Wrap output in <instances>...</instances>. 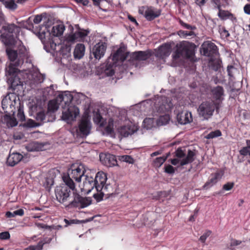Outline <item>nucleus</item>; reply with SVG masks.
Returning a JSON list of instances; mask_svg holds the SVG:
<instances>
[{"label":"nucleus","instance_id":"obj_1","mask_svg":"<svg viewBox=\"0 0 250 250\" xmlns=\"http://www.w3.org/2000/svg\"><path fill=\"white\" fill-rule=\"evenodd\" d=\"M64 184L57 186L55 192L57 200L68 208H84L90 205L91 200L88 197H83L78 193L73 181L69 178H62Z\"/></svg>","mask_w":250,"mask_h":250},{"label":"nucleus","instance_id":"obj_2","mask_svg":"<svg viewBox=\"0 0 250 250\" xmlns=\"http://www.w3.org/2000/svg\"><path fill=\"white\" fill-rule=\"evenodd\" d=\"M6 52L9 60L12 62H15L14 65L11 63L6 68V75L10 77L15 76L17 75L19 69L14 66L22 65L24 60L29 58L28 52L22 42L18 46L17 50L7 48Z\"/></svg>","mask_w":250,"mask_h":250},{"label":"nucleus","instance_id":"obj_3","mask_svg":"<svg viewBox=\"0 0 250 250\" xmlns=\"http://www.w3.org/2000/svg\"><path fill=\"white\" fill-rule=\"evenodd\" d=\"M106 180V174L102 171L98 172L95 178L86 175L82 189L86 193L90 192L94 188L97 191H100L104 189L103 184H105Z\"/></svg>","mask_w":250,"mask_h":250},{"label":"nucleus","instance_id":"obj_4","mask_svg":"<svg viewBox=\"0 0 250 250\" xmlns=\"http://www.w3.org/2000/svg\"><path fill=\"white\" fill-rule=\"evenodd\" d=\"M195 49L194 43L186 41L181 42L177 45V49L172 55L173 58L176 60L182 57L194 61Z\"/></svg>","mask_w":250,"mask_h":250},{"label":"nucleus","instance_id":"obj_5","mask_svg":"<svg viewBox=\"0 0 250 250\" xmlns=\"http://www.w3.org/2000/svg\"><path fill=\"white\" fill-rule=\"evenodd\" d=\"M3 33L1 35L2 41L7 45H13L21 31L19 26L14 23H6L2 27Z\"/></svg>","mask_w":250,"mask_h":250},{"label":"nucleus","instance_id":"obj_6","mask_svg":"<svg viewBox=\"0 0 250 250\" xmlns=\"http://www.w3.org/2000/svg\"><path fill=\"white\" fill-rule=\"evenodd\" d=\"M219 108V104L212 101H205L199 105L197 111L200 117L208 120L212 117L215 109L218 112Z\"/></svg>","mask_w":250,"mask_h":250},{"label":"nucleus","instance_id":"obj_7","mask_svg":"<svg viewBox=\"0 0 250 250\" xmlns=\"http://www.w3.org/2000/svg\"><path fill=\"white\" fill-rule=\"evenodd\" d=\"M85 169L83 165L76 167L72 166L71 169L69 170L67 175H64L62 178H67L72 180H75L76 182H79L81 181V178L83 176H84Z\"/></svg>","mask_w":250,"mask_h":250},{"label":"nucleus","instance_id":"obj_8","mask_svg":"<svg viewBox=\"0 0 250 250\" xmlns=\"http://www.w3.org/2000/svg\"><path fill=\"white\" fill-rule=\"evenodd\" d=\"M88 33L89 32L86 30L79 28L78 30L74 33L69 35L65 39L66 44H68V45L66 44V49L70 51L71 43L83 39L88 35Z\"/></svg>","mask_w":250,"mask_h":250},{"label":"nucleus","instance_id":"obj_9","mask_svg":"<svg viewBox=\"0 0 250 250\" xmlns=\"http://www.w3.org/2000/svg\"><path fill=\"white\" fill-rule=\"evenodd\" d=\"M201 52L203 55L213 58L218 53L217 46L210 41H206L201 45Z\"/></svg>","mask_w":250,"mask_h":250},{"label":"nucleus","instance_id":"obj_10","mask_svg":"<svg viewBox=\"0 0 250 250\" xmlns=\"http://www.w3.org/2000/svg\"><path fill=\"white\" fill-rule=\"evenodd\" d=\"M129 55V52H125L124 48L120 47L116 52L113 53L107 60L117 64V63L119 62H123L125 60H128Z\"/></svg>","mask_w":250,"mask_h":250},{"label":"nucleus","instance_id":"obj_11","mask_svg":"<svg viewBox=\"0 0 250 250\" xmlns=\"http://www.w3.org/2000/svg\"><path fill=\"white\" fill-rule=\"evenodd\" d=\"M152 54L149 50L147 51H138L130 53L128 61L133 62L134 61H146L148 59Z\"/></svg>","mask_w":250,"mask_h":250},{"label":"nucleus","instance_id":"obj_12","mask_svg":"<svg viewBox=\"0 0 250 250\" xmlns=\"http://www.w3.org/2000/svg\"><path fill=\"white\" fill-rule=\"evenodd\" d=\"M157 111L160 113H164L169 111L172 107V103L168 101L166 97L163 96L158 99V103L156 104Z\"/></svg>","mask_w":250,"mask_h":250},{"label":"nucleus","instance_id":"obj_13","mask_svg":"<svg viewBox=\"0 0 250 250\" xmlns=\"http://www.w3.org/2000/svg\"><path fill=\"white\" fill-rule=\"evenodd\" d=\"M100 160L104 165L107 167H111L117 165V161L115 156L109 153L100 154Z\"/></svg>","mask_w":250,"mask_h":250},{"label":"nucleus","instance_id":"obj_14","mask_svg":"<svg viewBox=\"0 0 250 250\" xmlns=\"http://www.w3.org/2000/svg\"><path fill=\"white\" fill-rule=\"evenodd\" d=\"M107 48L106 43L99 42L96 44L93 47L92 52L95 59L100 60L103 57L105 52Z\"/></svg>","mask_w":250,"mask_h":250},{"label":"nucleus","instance_id":"obj_15","mask_svg":"<svg viewBox=\"0 0 250 250\" xmlns=\"http://www.w3.org/2000/svg\"><path fill=\"white\" fill-rule=\"evenodd\" d=\"M36 120L40 122V125L44 123L53 122L55 120L54 116L53 113L49 111L45 112L40 111L36 114Z\"/></svg>","mask_w":250,"mask_h":250},{"label":"nucleus","instance_id":"obj_16","mask_svg":"<svg viewBox=\"0 0 250 250\" xmlns=\"http://www.w3.org/2000/svg\"><path fill=\"white\" fill-rule=\"evenodd\" d=\"M161 10L153 7H147L145 12V17L149 21H151L159 17Z\"/></svg>","mask_w":250,"mask_h":250},{"label":"nucleus","instance_id":"obj_17","mask_svg":"<svg viewBox=\"0 0 250 250\" xmlns=\"http://www.w3.org/2000/svg\"><path fill=\"white\" fill-rule=\"evenodd\" d=\"M137 128L135 125H128L122 126L118 129V132L123 137H127L137 131Z\"/></svg>","mask_w":250,"mask_h":250},{"label":"nucleus","instance_id":"obj_18","mask_svg":"<svg viewBox=\"0 0 250 250\" xmlns=\"http://www.w3.org/2000/svg\"><path fill=\"white\" fill-rule=\"evenodd\" d=\"M91 128L90 122L88 119H82L79 124V129L81 134L87 135Z\"/></svg>","mask_w":250,"mask_h":250},{"label":"nucleus","instance_id":"obj_19","mask_svg":"<svg viewBox=\"0 0 250 250\" xmlns=\"http://www.w3.org/2000/svg\"><path fill=\"white\" fill-rule=\"evenodd\" d=\"M177 119L178 123L182 125H185L192 121L191 113L188 111L178 113Z\"/></svg>","mask_w":250,"mask_h":250},{"label":"nucleus","instance_id":"obj_20","mask_svg":"<svg viewBox=\"0 0 250 250\" xmlns=\"http://www.w3.org/2000/svg\"><path fill=\"white\" fill-rule=\"evenodd\" d=\"M79 114L78 108L72 110L68 109L66 111L62 113L63 120L69 122L73 121L76 120V117Z\"/></svg>","mask_w":250,"mask_h":250},{"label":"nucleus","instance_id":"obj_21","mask_svg":"<svg viewBox=\"0 0 250 250\" xmlns=\"http://www.w3.org/2000/svg\"><path fill=\"white\" fill-rule=\"evenodd\" d=\"M23 158V156L19 153L10 154L7 159V164L13 167L18 164Z\"/></svg>","mask_w":250,"mask_h":250},{"label":"nucleus","instance_id":"obj_22","mask_svg":"<svg viewBox=\"0 0 250 250\" xmlns=\"http://www.w3.org/2000/svg\"><path fill=\"white\" fill-rule=\"evenodd\" d=\"M223 175V172L221 171H217L213 174H212L211 178L204 185V188H208L212 187L221 178Z\"/></svg>","mask_w":250,"mask_h":250},{"label":"nucleus","instance_id":"obj_23","mask_svg":"<svg viewBox=\"0 0 250 250\" xmlns=\"http://www.w3.org/2000/svg\"><path fill=\"white\" fill-rule=\"evenodd\" d=\"M211 91L216 101L222 102L224 100L222 96L224 95V90L222 86L218 85L214 87Z\"/></svg>","mask_w":250,"mask_h":250},{"label":"nucleus","instance_id":"obj_24","mask_svg":"<svg viewBox=\"0 0 250 250\" xmlns=\"http://www.w3.org/2000/svg\"><path fill=\"white\" fill-rule=\"evenodd\" d=\"M110 187H111L110 185L106 184V183L105 184H103V188L105 189H103L100 191H97L99 193L95 194L94 195V197L98 201L102 200L104 194L109 195L111 194V193L108 191V188Z\"/></svg>","mask_w":250,"mask_h":250},{"label":"nucleus","instance_id":"obj_25","mask_svg":"<svg viewBox=\"0 0 250 250\" xmlns=\"http://www.w3.org/2000/svg\"><path fill=\"white\" fill-rule=\"evenodd\" d=\"M218 16L222 20H225L227 19H230L232 21H234L236 20V17H235L232 13L229 11L222 10L221 8L219 9Z\"/></svg>","mask_w":250,"mask_h":250},{"label":"nucleus","instance_id":"obj_26","mask_svg":"<svg viewBox=\"0 0 250 250\" xmlns=\"http://www.w3.org/2000/svg\"><path fill=\"white\" fill-rule=\"evenodd\" d=\"M1 107L5 113L13 112V114L15 113L12 109V103L11 101L6 97H5L2 100Z\"/></svg>","mask_w":250,"mask_h":250},{"label":"nucleus","instance_id":"obj_27","mask_svg":"<svg viewBox=\"0 0 250 250\" xmlns=\"http://www.w3.org/2000/svg\"><path fill=\"white\" fill-rule=\"evenodd\" d=\"M2 121L4 123H5L8 127H12L15 126L18 124L17 119L14 116H11L10 115L6 114L4 116Z\"/></svg>","mask_w":250,"mask_h":250},{"label":"nucleus","instance_id":"obj_28","mask_svg":"<svg viewBox=\"0 0 250 250\" xmlns=\"http://www.w3.org/2000/svg\"><path fill=\"white\" fill-rule=\"evenodd\" d=\"M195 153L194 151L188 150L186 158L183 159L180 162V165L183 166L188 164L191 163L194 161Z\"/></svg>","mask_w":250,"mask_h":250},{"label":"nucleus","instance_id":"obj_29","mask_svg":"<svg viewBox=\"0 0 250 250\" xmlns=\"http://www.w3.org/2000/svg\"><path fill=\"white\" fill-rule=\"evenodd\" d=\"M170 46L165 44L159 48L158 54L160 57L164 58L168 56L170 54Z\"/></svg>","mask_w":250,"mask_h":250},{"label":"nucleus","instance_id":"obj_30","mask_svg":"<svg viewBox=\"0 0 250 250\" xmlns=\"http://www.w3.org/2000/svg\"><path fill=\"white\" fill-rule=\"evenodd\" d=\"M85 46L83 44H77L74 51V56L76 58H82L84 54Z\"/></svg>","mask_w":250,"mask_h":250},{"label":"nucleus","instance_id":"obj_31","mask_svg":"<svg viewBox=\"0 0 250 250\" xmlns=\"http://www.w3.org/2000/svg\"><path fill=\"white\" fill-rule=\"evenodd\" d=\"M116 66V64L107 60L105 65V68L104 69L105 74L108 76H113L115 73V71L113 68Z\"/></svg>","mask_w":250,"mask_h":250},{"label":"nucleus","instance_id":"obj_32","mask_svg":"<svg viewBox=\"0 0 250 250\" xmlns=\"http://www.w3.org/2000/svg\"><path fill=\"white\" fill-rule=\"evenodd\" d=\"M65 27L63 24H58L54 26L51 30V34L53 36L59 37L62 35Z\"/></svg>","mask_w":250,"mask_h":250},{"label":"nucleus","instance_id":"obj_33","mask_svg":"<svg viewBox=\"0 0 250 250\" xmlns=\"http://www.w3.org/2000/svg\"><path fill=\"white\" fill-rule=\"evenodd\" d=\"M43 146L38 142H32L28 144L26 148L28 151H35L41 150Z\"/></svg>","mask_w":250,"mask_h":250},{"label":"nucleus","instance_id":"obj_34","mask_svg":"<svg viewBox=\"0 0 250 250\" xmlns=\"http://www.w3.org/2000/svg\"><path fill=\"white\" fill-rule=\"evenodd\" d=\"M9 81L11 83V87L14 90L16 88L17 86L22 85V82L21 81L20 79L17 76V75L10 77L9 78Z\"/></svg>","mask_w":250,"mask_h":250},{"label":"nucleus","instance_id":"obj_35","mask_svg":"<svg viewBox=\"0 0 250 250\" xmlns=\"http://www.w3.org/2000/svg\"><path fill=\"white\" fill-rule=\"evenodd\" d=\"M246 146L243 147L240 150V155L247 156L249 155L250 156V140H246Z\"/></svg>","mask_w":250,"mask_h":250},{"label":"nucleus","instance_id":"obj_36","mask_svg":"<svg viewBox=\"0 0 250 250\" xmlns=\"http://www.w3.org/2000/svg\"><path fill=\"white\" fill-rule=\"evenodd\" d=\"M167 157V156H162L156 158L153 161V166L156 167H160L166 161Z\"/></svg>","mask_w":250,"mask_h":250},{"label":"nucleus","instance_id":"obj_37","mask_svg":"<svg viewBox=\"0 0 250 250\" xmlns=\"http://www.w3.org/2000/svg\"><path fill=\"white\" fill-rule=\"evenodd\" d=\"M5 7L10 10H15L17 8V5L14 0H7L3 2Z\"/></svg>","mask_w":250,"mask_h":250},{"label":"nucleus","instance_id":"obj_38","mask_svg":"<svg viewBox=\"0 0 250 250\" xmlns=\"http://www.w3.org/2000/svg\"><path fill=\"white\" fill-rule=\"evenodd\" d=\"M119 160L122 162H125L130 164L134 163V159L130 155H125L119 156Z\"/></svg>","mask_w":250,"mask_h":250},{"label":"nucleus","instance_id":"obj_39","mask_svg":"<svg viewBox=\"0 0 250 250\" xmlns=\"http://www.w3.org/2000/svg\"><path fill=\"white\" fill-rule=\"evenodd\" d=\"M242 241L241 240L231 239L229 245L227 246V248L230 250H235L234 247L240 245Z\"/></svg>","mask_w":250,"mask_h":250},{"label":"nucleus","instance_id":"obj_40","mask_svg":"<svg viewBox=\"0 0 250 250\" xmlns=\"http://www.w3.org/2000/svg\"><path fill=\"white\" fill-rule=\"evenodd\" d=\"M144 127L147 129L151 128L153 125V118H146L143 121Z\"/></svg>","mask_w":250,"mask_h":250},{"label":"nucleus","instance_id":"obj_41","mask_svg":"<svg viewBox=\"0 0 250 250\" xmlns=\"http://www.w3.org/2000/svg\"><path fill=\"white\" fill-rule=\"evenodd\" d=\"M221 135V131L220 130H216L215 131H211L206 136V138L208 139H213L214 138L220 137Z\"/></svg>","mask_w":250,"mask_h":250},{"label":"nucleus","instance_id":"obj_42","mask_svg":"<svg viewBox=\"0 0 250 250\" xmlns=\"http://www.w3.org/2000/svg\"><path fill=\"white\" fill-rule=\"evenodd\" d=\"M169 120V117L167 115L161 116L158 120L157 123L159 125H166L168 123Z\"/></svg>","mask_w":250,"mask_h":250},{"label":"nucleus","instance_id":"obj_43","mask_svg":"<svg viewBox=\"0 0 250 250\" xmlns=\"http://www.w3.org/2000/svg\"><path fill=\"white\" fill-rule=\"evenodd\" d=\"M17 117L18 119L21 122H23L25 120V117L24 114L23 106H21V105L19 106L18 110Z\"/></svg>","mask_w":250,"mask_h":250},{"label":"nucleus","instance_id":"obj_44","mask_svg":"<svg viewBox=\"0 0 250 250\" xmlns=\"http://www.w3.org/2000/svg\"><path fill=\"white\" fill-rule=\"evenodd\" d=\"M40 125V124L36 123L32 119H28L26 123H25L23 126L27 127H34Z\"/></svg>","mask_w":250,"mask_h":250},{"label":"nucleus","instance_id":"obj_45","mask_svg":"<svg viewBox=\"0 0 250 250\" xmlns=\"http://www.w3.org/2000/svg\"><path fill=\"white\" fill-rule=\"evenodd\" d=\"M209 62L211 63V66L213 70L217 71L220 68V63L218 62H214L213 58H210Z\"/></svg>","mask_w":250,"mask_h":250},{"label":"nucleus","instance_id":"obj_46","mask_svg":"<svg viewBox=\"0 0 250 250\" xmlns=\"http://www.w3.org/2000/svg\"><path fill=\"white\" fill-rule=\"evenodd\" d=\"M58 109V105L57 104L52 101H50L48 103V111L50 112V111H54Z\"/></svg>","mask_w":250,"mask_h":250},{"label":"nucleus","instance_id":"obj_47","mask_svg":"<svg viewBox=\"0 0 250 250\" xmlns=\"http://www.w3.org/2000/svg\"><path fill=\"white\" fill-rule=\"evenodd\" d=\"M178 34L181 37L186 38L188 36H193L194 35V32L193 31L180 30L178 32Z\"/></svg>","mask_w":250,"mask_h":250},{"label":"nucleus","instance_id":"obj_48","mask_svg":"<svg viewBox=\"0 0 250 250\" xmlns=\"http://www.w3.org/2000/svg\"><path fill=\"white\" fill-rule=\"evenodd\" d=\"M175 156L178 158H182L186 156L185 151L181 147L178 148L175 151Z\"/></svg>","mask_w":250,"mask_h":250},{"label":"nucleus","instance_id":"obj_49","mask_svg":"<svg viewBox=\"0 0 250 250\" xmlns=\"http://www.w3.org/2000/svg\"><path fill=\"white\" fill-rule=\"evenodd\" d=\"M103 119L102 115L99 112H96L93 118L94 122L97 124H100L101 125H102L101 122Z\"/></svg>","mask_w":250,"mask_h":250},{"label":"nucleus","instance_id":"obj_50","mask_svg":"<svg viewBox=\"0 0 250 250\" xmlns=\"http://www.w3.org/2000/svg\"><path fill=\"white\" fill-rule=\"evenodd\" d=\"M45 79V76L41 73H38L36 75L34 78L35 81L37 83H40L43 82Z\"/></svg>","mask_w":250,"mask_h":250},{"label":"nucleus","instance_id":"obj_51","mask_svg":"<svg viewBox=\"0 0 250 250\" xmlns=\"http://www.w3.org/2000/svg\"><path fill=\"white\" fill-rule=\"evenodd\" d=\"M211 231L210 230H208L204 233L202 236H200L199 240L202 243H205L207 238L210 235Z\"/></svg>","mask_w":250,"mask_h":250},{"label":"nucleus","instance_id":"obj_52","mask_svg":"<svg viewBox=\"0 0 250 250\" xmlns=\"http://www.w3.org/2000/svg\"><path fill=\"white\" fill-rule=\"evenodd\" d=\"M165 172L170 174H173L175 172V169L172 166L168 165L165 166Z\"/></svg>","mask_w":250,"mask_h":250},{"label":"nucleus","instance_id":"obj_53","mask_svg":"<svg viewBox=\"0 0 250 250\" xmlns=\"http://www.w3.org/2000/svg\"><path fill=\"white\" fill-rule=\"evenodd\" d=\"M234 186V183L233 182H228L223 186V189L225 190H230Z\"/></svg>","mask_w":250,"mask_h":250},{"label":"nucleus","instance_id":"obj_54","mask_svg":"<svg viewBox=\"0 0 250 250\" xmlns=\"http://www.w3.org/2000/svg\"><path fill=\"white\" fill-rule=\"evenodd\" d=\"M10 237V233L8 231H4L0 233V239L1 240H7Z\"/></svg>","mask_w":250,"mask_h":250},{"label":"nucleus","instance_id":"obj_55","mask_svg":"<svg viewBox=\"0 0 250 250\" xmlns=\"http://www.w3.org/2000/svg\"><path fill=\"white\" fill-rule=\"evenodd\" d=\"M105 130L108 134H112L113 132V124H110L109 123L105 127Z\"/></svg>","mask_w":250,"mask_h":250},{"label":"nucleus","instance_id":"obj_56","mask_svg":"<svg viewBox=\"0 0 250 250\" xmlns=\"http://www.w3.org/2000/svg\"><path fill=\"white\" fill-rule=\"evenodd\" d=\"M64 221L66 223L65 227H67V226L70 225L71 224H77L78 222V220L75 219H71L68 220L66 219H64Z\"/></svg>","mask_w":250,"mask_h":250},{"label":"nucleus","instance_id":"obj_57","mask_svg":"<svg viewBox=\"0 0 250 250\" xmlns=\"http://www.w3.org/2000/svg\"><path fill=\"white\" fill-rule=\"evenodd\" d=\"M173 1L176 5L180 7L186 4L184 0H173Z\"/></svg>","mask_w":250,"mask_h":250},{"label":"nucleus","instance_id":"obj_58","mask_svg":"<svg viewBox=\"0 0 250 250\" xmlns=\"http://www.w3.org/2000/svg\"><path fill=\"white\" fill-rule=\"evenodd\" d=\"M179 23H180L181 25H182V26H183L184 27H185L186 29H192V27L191 25H189L188 24L185 23L181 20H180Z\"/></svg>","mask_w":250,"mask_h":250},{"label":"nucleus","instance_id":"obj_59","mask_svg":"<svg viewBox=\"0 0 250 250\" xmlns=\"http://www.w3.org/2000/svg\"><path fill=\"white\" fill-rule=\"evenodd\" d=\"M14 216H16L17 215L22 216L24 214V210L23 209H19L18 210H16L13 212Z\"/></svg>","mask_w":250,"mask_h":250},{"label":"nucleus","instance_id":"obj_60","mask_svg":"<svg viewBox=\"0 0 250 250\" xmlns=\"http://www.w3.org/2000/svg\"><path fill=\"white\" fill-rule=\"evenodd\" d=\"M42 17L41 15H37L34 18L33 21L35 24L39 23L42 20Z\"/></svg>","mask_w":250,"mask_h":250},{"label":"nucleus","instance_id":"obj_61","mask_svg":"<svg viewBox=\"0 0 250 250\" xmlns=\"http://www.w3.org/2000/svg\"><path fill=\"white\" fill-rule=\"evenodd\" d=\"M234 68V67L232 65H228V67H227V72H228V75L230 77H233V74H232V70Z\"/></svg>","mask_w":250,"mask_h":250},{"label":"nucleus","instance_id":"obj_62","mask_svg":"<svg viewBox=\"0 0 250 250\" xmlns=\"http://www.w3.org/2000/svg\"><path fill=\"white\" fill-rule=\"evenodd\" d=\"M244 11L246 14L250 15V4H247L245 5Z\"/></svg>","mask_w":250,"mask_h":250},{"label":"nucleus","instance_id":"obj_63","mask_svg":"<svg viewBox=\"0 0 250 250\" xmlns=\"http://www.w3.org/2000/svg\"><path fill=\"white\" fill-rule=\"evenodd\" d=\"M206 0H195V2L198 5L201 7L205 5Z\"/></svg>","mask_w":250,"mask_h":250},{"label":"nucleus","instance_id":"obj_64","mask_svg":"<svg viewBox=\"0 0 250 250\" xmlns=\"http://www.w3.org/2000/svg\"><path fill=\"white\" fill-rule=\"evenodd\" d=\"M128 19L130 21L134 23L136 26L138 25V23L137 22L134 17H132L130 15H128Z\"/></svg>","mask_w":250,"mask_h":250}]
</instances>
